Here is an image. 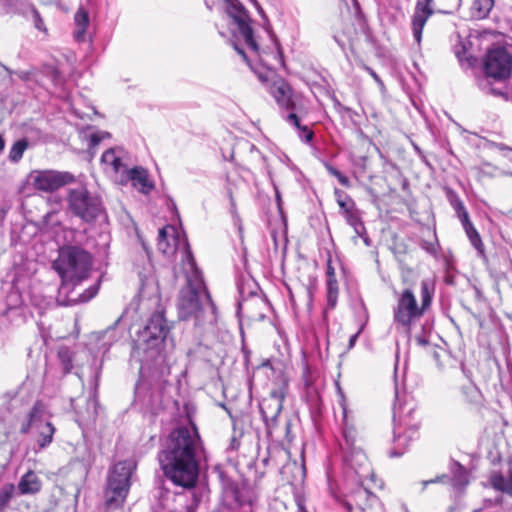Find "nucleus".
Segmentation results:
<instances>
[{"instance_id":"17","label":"nucleus","mask_w":512,"mask_h":512,"mask_svg":"<svg viewBox=\"0 0 512 512\" xmlns=\"http://www.w3.org/2000/svg\"><path fill=\"white\" fill-rule=\"evenodd\" d=\"M450 203L455 209L459 220L461 221L463 228L471 242V244L477 249L482 250L483 243L477 230L469 220V215L462 202L456 197L450 199Z\"/></svg>"},{"instance_id":"27","label":"nucleus","mask_w":512,"mask_h":512,"mask_svg":"<svg viewBox=\"0 0 512 512\" xmlns=\"http://www.w3.org/2000/svg\"><path fill=\"white\" fill-rule=\"evenodd\" d=\"M28 145L29 143L25 138L16 141L9 151V160L14 163L19 162L25 150L28 148Z\"/></svg>"},{"instance_id":"30","label":"nucleus","mask_w":512,"mask_h":512,"mask_svg":"<svg viewBox=\"0 0 512 512\" xmlns=\"http://www.w3.org/2000/svg\"><path fill=\"white\" fill-rule=\"evenodd\" d=\"M338 292L336 279L327 280V309H334L336 307Z\"/></svg>"},{"instance_id":"50","label":"nucleus","mask_w":512,"mask_h":512,"mask_svg":"<svg viewBox=\"0 0 512 512\" xmlns=\"http://www.w3.org/2000/svg\"><path fill=\"white\" fill-rule=\"evenodd\" d=\"M334 40L342 47L344 48V43L340 42L336 36H334Z\"/></svg>"},{"instance_id":"25","label":"nucleus","mask_w":512,"mask_h":512,"mask_svg":"<svg viewBox=\"0 0 512 512\" xmlns=\"http://www.w3.org/2000/svg\"><path fill=\"white\" fill-rule=\"evenodd\" d=\"M494 7V0H474L472 9L473 14L479 18H486Z\"/></svg>"},{"instance_id":"36","label":"nucleus","mask_w":512,"mask_h":512,"mask_svg":"<svg viewBox=\"0 0 512 512\" xmlns=\"http://www.w3.org/2000/svg\"><path fill=\"white\" fill-rule=\"evenodd\" d=\"M338 204L341 208V210H343V213L344 215L350 210H353L355 209V205H354V202L347 196H345L344 199L342 198H339L338 200Z\"/></svg>"},{"instance_id":"48","label":"nucleus","mask_w":512,"mask_h":512,"mask_svg":"<svg viewBox=\"0 0 512 512\" xmlns=\"http://www.w3.org/2000/svg\"><path fill=\"white\" fill-rule=\"evenodd\" d=\"M4 147H5V141H4L3 137L0 135V152H2L4 150Z\"/></svg>"},{"instance_id":"42","label":"nucleus","mask_w":512,"mask_h":512,"mask_svg":"<svg viewBox=\"0 0 512 512\" xmlns=\"http://www.w3.org/2000/svg\"><path fill=\"white\" fill-rule=\"evenodd\" d=\"M234 48H235V50L238 52V54H240V55L243 57V59H244L246 62H248V59H247V56H246V54H245L244 50H243V49H241V48H239L237 44H234Z\"/></svg>"},{"instance_id":"19","label":"nucleus","mask_w":512,"mask_h":512,"mask_svg":"<svg viewBox=\"0 0 512 512\" xmlns=\"http://www.w3.org/2000/svg\"><path fill=\"white\" fill-rule=\"evenodd\" d=\"M345 462L361 476H366L370 471L368 459L360 449H352L351 452L346 455Z\"/></svg>"},{"instance_id":"22","label":"nucleus","mask_w":512,"mask_h":512,"mask_svg":"<svg viewBox=\"0 0 512 512\" xmlns=\"http://www.w3.org/2000/svg\"><path fill=\"white\" fill-rule=\"evenodd\" d=\"M74 21L77 27L75 31V38L78 41H83L86 34V29L89 24V16L86 10L83 8H79L78 11L75 13Z\"/></svg>"},{"instance_id":"39","label":"nucleus","mask_w":512,"mask_h":512,"mask_svg":"<svg viewBox=\"0 0 512 512\" xmlns=\"http://www.w3.org/2000/svg\"><path fill=\"white\" fill-rule=\"evenodd\" d=\"M456 55H457L459 61L461 62V64L465 65V63H466L467 67L474 65V63L476 62V58L471 55L464 58V57H462V55L459 51L456 52Z\"/></svg>"},{"instance_id":"49","label":"nucleus","mask_w":512,"mask_h":512,"mask_svg":"<svg viewBox=\"0 0 512 512\" xmlns=\"http://www.w3.org/2000/svg\"><path fill=\"white\" fill-rule=\"evenodd\" d=\"M434 482H436V480L424 481L423 486L425 488L429 483H434Z\"/></svg>"},{"instance_id":"4","label":"nucleus","mask_w":512,"mask_h":512,"mask_svg":"<svg viewBox=\"0 0 512 512\" xmlns=\"http://www.w3.org/2000/svg\"><path fill=\"white\" fill-rule=\"evenodd\" d=\"M434 283L430 279L421 282L420 303H418L414 292L410 288L395 293L396 305L393 308V321L397 330L409 335L411 328L424 315L430 307Z\"/></svg>"},{"instance_id":"43","label":"nucleus","mask_w":512,"mask_h":512,"mask_svg":"<svg viewBox=\"0 0 512 512\" xmlns=\"http://www.w3.org/2000/svg\"><path fill=\"white\" fill-rule=\"evenodd\" d=\"M253 3H254V5H255L256 9L258 10L259 14H260L263 18H265V19H266V15H265V13H264V11H263L262 7L259 5V3H258L256 0H253Z\"/></svg>"},{"instance_id":"7","label":"nucleus","mask_w":512,"mask_h":512,"mask_svg":"<svg viewBox=\"0 0 512 512\" xmlns=\"http://www.w3.org/2000/svg\"><path fill=\"white\" fill-rule=\"evenodd\" d=\"M512 71V56L504 47L491 49L484 62V72L486 77L479 82L480 88L486 93L495 96H505L501 89L490 86L489 79L497 81L507 79Z\"/></svg>"},{"instance_id":"18","label":"nucleus","mask_w":512,"mask_h":512,"mask_svg":"<svg viewBox=\"0 0 512 512\" xmlns=\"http://www.w3.org/2000/svg\"><path fill=\"white\" fill-rule=\"evenodd\" d=\"M101 164L105 172L115 175L118 182L123 171L127 169L122 161L121 151L114 148H110L102 154Z\"/></svg>"},{"instance_id":"44","label":"nucleus","mask_w":512,"mask_h":512,"mask_svg":"<svg viewBox=\"0 0 512 512\" xmlns=\"http://www.w3.org/2000/svg\"><path fill=\"white\" fill-rule=\"evenodd\" d=\"M60 79L59 72L57 70L52 71V80L54 83H58Z\"/></svg>"},{"instance_id":"41","label":"nucleus","mask_w":512,"mask_h":512,"mask_svg":"<svg viewBox=\"0 0 512 512\" xmlns=\"http://www.w3.org/2000/svg\"><path fill=\"white\" fill-rule=\"evenodd\" d=\"M415 340H416V343H417L419 346H426V345H428V343H429L428 339H426V338H425V337H423V336H417V337L415 338Z\"/></svg>"},{"instance_id":"15","label":"nucleus","mask_w":512,"mask_h":512,"mask_svg":"<svg viewBox=\"0 0 512 512\" xmlns=\"http://www.w3.org/2000/svg\"><path fill=\"white\" fill-rule=\"evenodd\" d=\"M285 384L278 389L270 392L269 396L264 398L260 404V411L266 422H274L279 416L283 408V400L285 397Z\"/></svg>"},{"instance_id":"40","label":"nucleus","mask_w":512,"mask_h":512,"mask_svg":"<svg viewBox=\"0 0 512 512\" xmlns=\"http://www.w3.org/2000/svg\"><path fill=\"white\" fill-rule=\"evenodd\" d=\"M332 279H336L335 278V271H334V268L331 266L330 262L328 263V267H327V280H332Z\"/></svg>"},{"instance_id":"26","label":"nucleus","mask_w":512,"mask_h":512,"mask_svg":"<svg viewBox=\"0 0 512 512\" xmlns=\"http://www.w3.org/2000/svg\"><path fill=\"white\" fill-rule=\"evenodd\" d=\"M286 120L300 131V137L303 138L306 143H309L312 140L314 136L313 131L309 129L308 126H302L299 118L294 112L289 113Z\"/></svg>"},{"instance_id":"21","label":"nucleus","mask_w":512,"mask_h":512,"mask_svg":"<svg viewBox=\"0 0 512 512\" xmlns=\"http://www.w3.org/2000/svg\"><path fill=\"white\" fill-rule=\"evenodd\" d=\"M489 482L491 487L495 490L512 496V475L506 478L500 473H493L489 478Z\"/></svg>"},{"instance_id":"34","label":"nucleus","mask_w":512,"mask_h":512,"mask_svg":"<svg viewBox=\"0 0 512 512\" xmlns=\"http://www.w3.org/2000/svg\"><path fill=\"white\" fill-rule=\"evenodd\" d=\"M491 149L498 150L504 157H506L508 160L512 162V148L503 144V143H496L491 142L489 144Z\"/></svg>"},{"instance_id":"23","label":"nucleus","mask_w":512,"mask_h":512,"mask_svg":"<svg viewBox=\"0 0 512 512\" xmlns=\"http://www.w3.org/2000/svg\"><path fill=\"white\" fill-rule=\"evenodd\" d=\"M0 2L3 5L11 9H14L16 13H18L25 19H28V13L35 6L29 0H0Z\"/></svg>"},{"instance_id":"45","label":"nucleus","mask_w":512,"mask_h":512,"mask_svg":"<svg viewBox=\"0 0 512 512\" xmlns=\"http://www.w3.org/2000/svg\"><path fill=\"white\" fill-rule=\"evenodd\" d=\"M357 337H358V333H356V334H354V335H352V336L350 337V340H349V346H350V347L354 346V344H355V342H356Z\"/></svg>"},{"instance_id":"8","label":"nucleus","mask_w":512,"mask_h":512,"mask_svg":"<svg viewBox=\"0 0 512 512\" xmlns=\"http://www.w3.org/2000/svg\"><path fill=\"white\" fill-rule=\"evenodd\" d=\"M157 247L167 257L173 256L176 252L181 253L183 271L196 267L186 236L180 234L174 226L168 225L159 230Z\"/></svg>"},{"instance_id":"9","label":"nucleus","mask_w":512,"mask_h":512,"mask_svg":"<svg viewBox=\"0 0 512 512\" xmlns=\"http://www.w3.org/2000/svg\"><path fill=\"white\" fill-rule=\"evenodd\" d=\"M75 176L69 172L56 170H35L28 174L26 188L40 192H54L67 184L74 183Z\"/></svg>"},{"instance_id":"12","label":"nucleus","mask_w":512,"mask_h":512,"mask_svg":"<svg viewBox=\"0 0 512 512\" xmlns=\"http://www.w3.org/2000/svg\"><path fill=\"white\" fill-rule=\"evenodd\" d=\"M69 203L72 211L87 222L102 213L100 200L94 194H70Z\"/></svg>"},{"instance_id":"13","label":"nucleus","mask_w":512,"mask_h":512,"mask_svg":"<svg viewBox=\"0 0 512 512\" xmlns=\"http://www.w3.org/2000/svg\"><path fill=\"white\" fill-rule=\"evenodd\" d=\"M268 91L280 109L290 111V113L297 110L300 96L294 93L290 84L284 79L274 80L269 85Z\"/></svg>"},{"instance_id":"35","label":"nucleus","mask_w":512,"mask_h":512,"mask_svg":"<svg viewBox=\"0 0 512 512\" xmlns=\"http://www.w3.org/2000/svg\"><path fill=\"white\" fill-rule=\"evenodd\" d=\"M326 169L328 170V172L337 178V180L339 181V183H341L343 186H348V183H349V179L347 176H345L344 174H342L339 170H337L335 167L329 165V164H326Z\"/></svg>"},{"instance_id":"47","label":"nucleus","mask_w":512,"mask_h":512,"mask_svg":"<svg viewBox=\"0 0 512 512\" xmlns=\"http://www.w3.org/2000/svg\"><path fill=\"white\" fill-rule=\"evenodd\" d=\"M275 45H276V48H277V56L279 58V61L282 63L283 61H282V56H281V52H280V46H279V44L277 42L275 43Z\"/></svg>"},{"instance_id":"32","label":"nucleus","mask_w":512,"mask_h":512,"mask_svg":"<svg viewBox=\"0 0 512 512\" xmlns=\"http://www.w3.org/2000/svg\"><path fill=\"white\" fill-rule=\"evenodd\" d=\"M394 434H395L394 443H395L396 447L400 448V450L395 449V450L390 451V456L398 457L404 453L403 448L406 446L407 441H406V438L401 435L400 429L399 430L395 429Z\"/></svg>"},{"instance_id":"16","label":"nucleus","mask_w":512,"mask_h":512,"mask_svg":"<svg viewBox=\"0 0 512 512\" xmlns=\"http://www.w3.org/2000/svg\"><path fill=\"white\" fill-rule=\"evenodd\" d=\"M433 0H418L412 16V31L417 43L421 42L423 28L433 14L431 3Z\"/></svg>"},{"instance_id":"14","label":"nucleus","mask_w":512,"mask_h":512,"mask_svg":"<svg viewBox=\"0 0 512 512\" xmlns=\"http://www.w3.org/2000/svg\"><path fill=\"white\" fill-rule=\"evenodd\" d=\"M119 183L123 185L130 183L139 192H149L155 188L154 181L148 170L141 166L125 169L121 174Z\"/></svg>"},{"instance_id":"38","label":"nucleus","mask_w":512,"mask_h":512,"mask_svg":"<svg viewBox=\"0 0 512 512\" xmlns=\"http://www.w3.org/2000/svg\"><path fill=\"white\" fill-rule=\"evenodd\" d=\"M361 67L367 72L369 73V75H371V77L375 80V82L380 86V87H384V83L383 81L381 80V78L379 77V75L369 66H367L366 64L362 63Z\"/></svg>"},{"instance_id":"3","label":"nucleus","mask_w":512,"mask_h":512,"mask_svg":"<svg viewBox=\"0 0 512 512\" xmlns=\"http://www.w3.org/2000/svg\"><path fill=\"white\" fill-rule=\"evenodd\" d=\"M184 273L187 286L179 293V317L184 320L194 318L196 324L205 321L207 316L210 320L214 319L216 308L197 266L194 269L184 271Z\"/></svg>"},{"instance_id":"51","label":"nucleus","mask_w":512,"mask_h":512,"mask_svg":"<svg viewBox=\"0 0 512 512\" xmlns=\"http://www.w3.org/2000/svg\"><path fill=\"white\" fill-rule=\"evenodd\" d=\"M259 78H260L262 81H264V80H265V79L263 78V76H262V75H260V76H259Z\"/></svg>"},{"instance_id":"28","label":"nucleus","mask_w":512,"mask_h":512,"mask_svg":"<svg viewBox=\"0 0 512 512\" xmlns=\"http://www.w3.org/2000/svg\"><path fill=\"white\" fill-rule=\"evenodd\" d=\"M344 216L347 223L354 228L355 233L358 236H362L365 232V227L360 220L358 211L356 209L349 210Z\"/></svg>"},{"instance_id":"37","label":"nucleus","mask_w":512,"mask_h":512,"mask_svg":"<svg viewBox=\"0 0 512 512\" xmlns=\"http://www.w3.org/2000/svg\"><path fill=\"white\" fill-rule=\"evenodd\" d=\"M108 132H96L90 135V147H95L106 137H109Z\"/></svg>"},{"instance_id":"6","label":"nucleus","mask_w":512,"mask_h":512,"mask_svg":"<svg viewBox=\"0 0 512 512\" xmlns=\"http://www.w3.org/2000/svg\"><path fill=\"white\" fill-rule=\"evenodd\" d=\"M135 470L136 463L133 460L119 461L110 469L105 489V504L109 509H115L124 504Z\"/></svg>"},{"instance_id":"24","label":"nucleus","mask_w":512,"mask_h":512,"mask_svg":"<svg viewBox=\"0 0 512 512\" xmlns=\"http://www.w3.org/2000/svg\"><path fill=\"white\" fill-rule=\"evenodd\" d=\"M413 409H414L413 406H408L407 404H402L400 402L399 398L397 397V402L394 404V407H393L394 421H396L398 419L400 422V425L408 424L407 418L410 417V415L413 412Z\"/></svg>"},{"instance_id":"5","label":"nucleus","mask_w":512,"mask_h":512,"mask_svg":"<svg viewBox=\"0 0 512 512\" xmlns=\"http://www.w3.org/2000/svg\"><path fill=\"white\" fill-rule=\"evenodd\" d=\"M169 327L161 312L152 314L147 324L134 339V351L146 360H155L160 356Z\"/></svg>"},{"instance_id":"31","label":"nucleus","mask_w":512,"mask_h":512,"mask_svg":"<svg viewBox=\"0 0 512 512\" xmlns=\"http://www.w3.org/2000/svg\"><path fill=\"white\" fill-rule=\"evenodd\" d=\"M468 482L466 469L463 466L456 464V468L453 473V485L456 487H465Z\"/></svg>"},{"instance_id":"10","label":"nucleus","mask_w":512,"mask_h":512,"mask_svg":"<svg viewBox=\"0 0 512 512\" xmlns=\"http://www.w3.org/2000/svg\"><path fill=\"white\" fill-rule=\"evenodd\" d=\"M225 3L227 14L237 25L238 32L243 38L246 46L253 52L258 53L259 47L254 39L253 30L250 26V18L247 10L239 0H222Z\"/></svg>"},{"instance_id":"1","label":"nucleus","mask_w":512,"mask_h":512,"mask_svg":"<svg viewBox=\"0 0 512 512\" xmlns=\"http://www.w3.org/2000/svg\"><path fill=\"white\" fill-rule=\"evenodd\" d=\"M203 451L196 427H178L169 434L159 454L164 474L176 485L192 488L199 475V456Z\"/></svg>"},{"instance_id":"20","label":"nucleus","mask_w":512,"mask_h":512,"mask_svg":"<svg viewBox=\"0 0 512 512\" xmlns=\"http://www.w3.org/2000/svg\"><path fill=\"white\" fill-rule=\"evenodd\" d=\"M40 488L41 481L33 471H29L23 475L18 483V489L21 494H33L38 492Z\"/></svg>"},{"instance_id":"46","label":"nucleus","mask_w":512,"mask_h":512,"mask_svg":"<svg viewBox=\"0 0 512 512\" xmlns=\"http://www.w3.org/2000/svg\"><path fill=\"white\" fill-rule=\"evenodd\" d=\"M276 201H277V205H278V209L279 211H281V195L280 194H276ZM282 214V212H280Z\"/></svg>"},{"instance_id":"29","label":"nucleus","mask_w":512,"mask_h":512,"mask_svg":"<svg viewBox=\"0 0 512 512\" xmlns=\"http://www.w3.org/2000/svg\"><path fill=\"white\" fill-rule=\"evenodd\" d=\"M28 21H31L34 28L44 34L48 33L47 26L39 10L34 6L28 13Z\"/></svg>"},{"instance_id":"2","label":"nucleus","mask_w":512,"mask_h":512,"mask_svg":"<svg viewBox=\"0 0 512 512\" xmlns=\"http://www.w3.org/2000/svg\"><path fill=\"white\" fill-rule=\"evenodd\" d=\"M92 255L85 249L65 245L58 251L52 267L61 278L57 303L61 306H73L91 300L98 292L97 286H91L83 293L75 291L76 286L88 278L92 268Z\"/></svg>"},{"instance_id":"33","label":"nucleus","mask_w":512,"mask_h":512,"mask_svg":"<svg viewBox=\"0 0 512 512\" xmlns=\"http://www.w3.org/2000/svg\"><path fill=\"white\" fill-rule=\"evenodd\" d=\"M13 485H6L0 491V506L5 507L10 502L14 493Z\"/></svg>"},{"instance_id":"11","label":"nucleus","mask_w":512,"mask_h":512,"mask_svg":"<svg viewBox=\"0 0 512 512\" xmlns=\"http://www.w3.org/2000/svg\"><path fill=\"white\" fill-rule=\"evenodd\" d=\"M44 406L37 402L28 414L27 424H23L21 431L27 433L30 429L35 428L38 433L37 442L40 448H45L53 441V435L56 431L53 424L43 418Z\"/></svg>"}]
</instances>
